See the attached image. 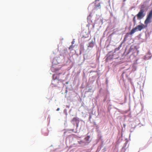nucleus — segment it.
<instances>
[{
    "label": "nucleus",
    "mask_w": 152,
    "mask_h": 152,
    "mask_svg": "<svg viewBox=\"0 0 152 152\" xmlns=\"http://www.w3.org/2000/svg\"><path fill=\"white\" fill-rule=\"evenodd\" d=\"M152 18V10H151L147 15L146 18L144 21L145 25L143 24L137 26L134 28H133L131 31V34H134L136 31H141L142 29L146 27L148 23L151 22Z\"/></svg>",
    "instance_id": "obj_1"
},
{
    "label": "nucleus",
    "mask_w": 152,
    "mask_h": 152,
    "mask_svg": "<svg viewBox=\"0 0 152 152\" xmlns=\"http://www.w3.org/2000/svg\"><path fill=\"white\" fill-rule=\"evenodd\" d=\"M144 10L142 9H141L138 13L136 15L138 20H141L142 18L145 15L144 13Z\"/></svg>",
    "instance_id": "obj_2"
},
{
    "label": "nucleus",
    "mask_w": 152,
    "mask_h": 152,
    "mask_svg": "<svg viewBox=\"0 0 152 152\" xmlns=\"http://www.w3.org/2000/svg\"><path fill=\"white\" fill-rule=\"evenodd\" d=\"M72 121L74 123V124H75V123L76 124L77 127L78 126V124L79 123V120L78 118H74L72 120Z\"/></svg>",
    "instance_id": "obj_3"
},
{
    "label": "nucleus",
    "mask_w": 152,
    "mask_h": 152,
    "mask_svg": "<svg viewBox=\"0 0 152 152\" xmlns=\"http://www.w3.org/2000/svg\"><path fill=\"white\" fill-rule=\"evenodd\" d=\"M90 139V137L89 136H87L84 139L86 143H89L91 142V140Z\"/></svg>",
    "instance_id": "obj_4"
},
{
    "label": "nucleus",
    "mask_w": 152,
    "mask_h": 152,
    "mask_svg": "<svg viewBox=\"0 0 152 152\" xmlns=\"http://www.w3.org/2000/svg\"><path fill=\"white\" fill-rule=\"evenodd\" d=\"M133 34H131V31L129 33H127L125 36L124 39H126L129 37V35H132Z\"/></svg>",
    "instance_id": "obj_5"
},
{
    "label": "nucleus",
    "mask_w": 152,
    "mask_h": 152,
    "mask_svg": "<svg viewBox=\"0 0 152 152\" xmlns=\"http://www.w3.org/2000/svg\"><path fill=\"white\" fill-rule=\"evenodd\" d=\"M95 7L96 9H100L101 8V5L100 3L98 4H97L95 6Z\"/></svg>",
    "instance_id": "obj_6"
},
{
    "label": "nucleus",
    "mask_w": 152,
    "mask_h": 152,
    "mask_svg": "<svg viewBox=\"0 0 152 152\" xmlns=\"http://www.w3.org/2000/svg\"><path fill=\"white\" fill-rule=\"evenodd\" d=\"M136 15L134 16L133 18V22H134V25L135 24L136 22Z\"/></svg>",
    "instance_id": "obj_7"
},
{
    "label": "nucleus",
    "mask_w": 152,
    "mask_h": 152,
    "mask_svg": "<svg viewBox=\"0 0 152 152\" xmlns=\"http://www.w3.org/2000/svg\"><path fill=\"white\" fill-rule=\"evenodd\" d=\"M67 131H72L73 132H76L74 131V130L73 129H68Z\"/></svg>",
    "instance_id": "obj_8"
},
{
    "label": "nucleus",
    "mask_w": 152,
    "mask_h": 152,
    "mask_svg": "<svg viewBox=\"0 0 152 152\" xmlns=\"http://www.w3.org/2000/svg\"><path fill=\"white\" fill-rule=\"evenodd\" d=\"M56 75H53V77H55V79H56Z\"/></svg>",
    "instance_id": "obj_9"
},
{
    "label": "nucleus",
    "mask_w": 152,
    "mask_h": 152,
    "mask_svg": "<svg viewBox=\"0 0 152 152\" xmlns=\"http://www.w3.org/2000/svg\"><path fill=\"white\" fill-rule=\"evenodd\" d=\"M59 109H59V108H58L56 110H57V111H58V110H59Z\"/></svg>",
    "instance_id": "obj_10"
},
{
    "label": "nucleus",
    "mask_w": 152,
    "mask_h": 152,
    "mask_svg": "<svg viewBox=\"0 0 152 152\" xmlns=\"http://www.w3.org/2000/svg\"><path fill=\"white\" fill-rule=\"evenodd\" d=\"M100 0H95V1H99Z\"/></svg>",
    "instance_id": "obj_11"
},
{
    "label": "nucleus",
    "mask_w": 152,
    "mask_h": 152,
    "mask_svg": "<svg viewBox=\"0 0 152 152\" xmlns=\"http://www.w3.org/2000/svg\"><path fill=\"white\" fill-rule=\"evenodd\" d=\"M71 47V46L69 48V49H70Z\"/></svg>",
    "instance_id": "obj_12"
}]
</instances>
